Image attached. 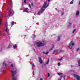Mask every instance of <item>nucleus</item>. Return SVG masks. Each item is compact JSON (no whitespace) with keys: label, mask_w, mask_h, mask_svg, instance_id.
Masks as SVG:
<instances>
[{"label":"nucleus","mask_w":80,"mask_h":80,"mask_svg":"<svg viewBox=\"0 0 80 80\" xmlns=\"http://www.w3.org/2000/svg\"><path fill=\"white\" fill-rule=\"evenodd\" d=\"M74 76L77 78V80H80V78L77 75V74H74Z\"/></svg>","instance_id":"7"},{"label":"nucleus","mask_w":80,"mask_h":80,"mask_svg":"<svg viewBox=\"0 0 80 80\" xmlns=\"http://www.w3.org/2000/svg\"><path fill=\"white\" fill-rule=\"evenodd\" d=\"M52 47H53L52 48H53V47H54V46L53 45H52Z\"/></svg>","instance_id":"38"},{"label":"nucleus","mask_w":80,"mask_h":80,"mask_svg":"<svg viewBox=\"0 0 80 80\" xmlns=\"http://www.w3.org/2000/svg\"><path fill=\"white\" fill-rule=\"evenodd\" d=\"M28 10V8H26L24 9V10L26 12H27V13H28V10Z\"/></svg>","instance_id":"11"},{"label":"nucleus","mask_w":80,"mask_h":80,"mask_svg":"<svg viewBox=\"0 0 80 80\" xmlns=\"http://www.w3.org/2000/svg\"><path fill=\"white\" fill-rule=\"evenodd\" d=\"M72 1H71L70 2V4H73V0H72Z\"/></svg>","instance_id":"16"},{"label":"nucleus","mask_w":80,"mask_h":80,"mask_svg":"<svg viewBox=\"0 0 80 80\" xmlns=\"http://www.w3.org/2000/svg\"><path fill=\"white\" fill-rule=\"evenodd\" d=\"M45 43L43 44L41 42H39L36 43V45L38 47H42V46L45 45Z\"/></svg>","instance_id":"4"},{"label":"nucleus","mask_w":80,"mask_h":80,"mask_svg":"<svg viewBox=\"0 0 80 80\" xmlns=\"http://www.w3.org/2000/svg\"><path fill=\"white\" fill-rule=\"evenodd\" d=\"M24 2L25 3H27V0H24Z\"/></svg>","instance_id":"19"},{"label":"nucleus","mask_w":80,"mask_h":80,"mask_svg":"<svg viewBox=\"0 0 80 80\" xmlns=\"http://www.w3.org/2000/svg\"><path fill=\"white\" fill-rule=\"evenodd\" d=\"M75 31H76V29H74V30L73 31L72 33H73L75 32Z\"/></svg>","instance_id":"21"},{"label":"nucleus","mask_w":80,"mask_h":80,"mask_svg":"<svg viewBox=\"0 0 80 80\" xmlns=\"http://www.w3.org/2000/svg\"><path fill=\"white\" fill-rule=\"evenodd\" d=\"M58 75H61V77L59 78H58V80H61V79H62V77H63V73H58Z\"/></svg>","instance_id":"5"},{"label":"nucleus","mask_w":80,"mask_h":80,"mask_svg":"<svg viewBox=\"0 0 80 80\" xmlns=\"http://www.w3.org/2000/svg\"><path fill=\"white\" fill-rule=\"evenodd\" d=\"M62 59V58L60 59H58V60H61Z\"/></svg>","instance_id":"24"},{"label":"nucleus","mask_w":80,"mask_h":80,"mask_svg":"<svg viewBox=\"0 0 80 80\" xmlns=\"http://www.w3.org/2000/svg\"><path fill=\"white\" fill-rule=\"evenodd\" d=\"M0 35H2V34H1V33H0Z\"/></svg>","instance_id":"39"},{"label":"nucleus","mask_w":80,"mask_h":80,"mask_svg":"<svg viewBox=\"0 0 80 80\" xmlns=\"http://www.w3.org/2000/svg\"><path fill=\"white\" fill-rule=\"evenodd\" d=\"M78 65L79 66H80V60L79 61H78Z\"/></svg>","instance_id":"13"},{"label":"nucleus","mask_w":80,"mask_h":80,"mask_svg":"<svg viewBox=\"0 0 80 80\" xmlns=\"http://www.w3.org/2000/svg\"><path fill=\"white\" fill-rule=\"evenodd\" d=\"M11 24L12 25H14V22H11Z\"/></svg>","instance_id":"14"},{"label":"nucleus","mask_w":80,"mask_h":80,"mask_svg":"<svg viewBox=\"0 0 80 80\" xmlns=\"http://www.w3.org/2000/svg\"><path fill=\"white\" fill-rule=\"evenodd\" d=\"M72 45H74V44L73 43V41H71L69 44V48H70V49L72 48V47H71Z\"/></svg>","instance_id":"6"},{"label":"nucleus","mask_w":80,"mask_h":80,"mask_svg":"<svg viewBox=\"0 0 80 80\" xmlns=\"http://www.w3.org/2000/svg\"><path fill=\"white\" fill-rule=\"evenodd\" d=\"M1 23H2V21L0 20V25H1Z\"/></svg>","instance_id":"28"},{"label":"nucleus","mask_w":80,"mask_h":80,"mask_svg":"<svg viewBox=\"0 0 80 80\" xmlns=\"http://www.w3.org/2000/svg\"><path fill=\"white\" fill-rule=\"evenodd\" d=\"M16 47H17V46L16 45H14L13 48H16Z\"/></svg>","instance_id":"12"},{"label":"nucleus","mask_w":80,"mask_h":80,"mask_svg":"<svg viewBox=\"0 0 80 80\" xmlns=\"http://www.w3.org/2000/svg\"><path fill=\"white\" fill-rule=\"evenodd\" d=\"M32 66H33V67H35V65H34V64L32 63Z\"/></svg>","instance_id":"20"},{"label":"nucleus","mask_w":80,"mask_h":80,"mask_svg":"<svg viewBox=\"0 0 80 80\" xmlns=\"http://www.w3.org/2000/svg\"><path fill=\"white\" fill-rule=\"evenodd\" d=\"M3 65H5V66H7V64H6L5 63V62H3Z\"/></svg>","instance_id":"18"},{"label":"nucleus","mask_w":80,"mask_h":80,"mask_svg":"<svg viewBox=\"0 0 80 80\" xmlns=\"http://www.w3.org/2000/svg\"><path fill=\"white\" fill-rule=\"evenodd\" d=\"M57 52V50H54V53H55V52Z\"/></svg>","instance_id":"23"},{"label":"nucleus","mask_w":80,"mask_h":80,"mask_svg":"<svg viewBox=\"0 0 80 80\" xmlns=\"http://www.w3.org/2000/svg\"><path fill=\"white\" fill-rule=\"evenodd\" d=\"M13 64H11V67H13Z\"/></svg>","instance_id":"25"},{"label":"nucleus","mask_w":80,"mask_h":80,"mask_svg":"<svg viewBox=\"0 0 80 80\" xmlns=\"http://www.w3.org/2000/svg\"><path fill=\"white\" fill-rule=\"evenodd\" d=\"M46 5H47V2L46 1L44 2V4L41 8V10L38 11V15H41V14L43 13V12L44 10H45V8H47V7L48 6V5H47V6Z\"/></svg>","instance_id":"2"},{"label":"nucleus","mask_w":80,"mask_h":80,"mask_svg":"<svg viewBox=\"0 0 80 80\" xmlns=\"http://www.w3.org/2000/svg\"><path fill=\"white\" fill-rule=\"evenodd\" d=\"M69 25H72V24L70 23H69Z\"/></svg>","instance_id":"34"},{"label":"nucleus","mask_w":80,"mask_h":80,"mask_svg":"<svg viewBox=\"0 0 80 80\" xmlns=\"http://www.w3.org/2000/svg\"><path fill=\"white\" fill-rule=\"evenodd\" d=\"M64 14V12H62V15H63Z\"/></svg>","instance_id":"35"},{"label":"nucleus","mask_w":80,"mask_h":80,"mask_svg":"<svg viewBox=\"0 0 80 80\" xmlns=\"http://www.w3.org/2000/svg\"><path fill=\"white\" fill-rule=\"evenodd\" d=\"M5 27H8V23L7 22H6L5 23Z\"/></svg>","instance_id":"10"},{"label":"nucleus","mask_w":80,"mask_h":80,"mask_svg":"<svg viewBox=\"0 0 80 80\" xmlns=\"http://www.w3.org/2000/svg\"><path fill=\"white\" fill-rule=\"evenodd\" d=\"M31 5H32V6H33V2L31 3Z\"/></svg>","instance_id":"33"},{"label":"nucleus","mask_w":80,"mask_h":80,"mask_svg":"<svg viewBox=\"0 0 80 80\" xmlns=\"http://www.w3.org/2000/svg\"><path fill=\"white\" fill-rule=\"evenodd\" d=\"M9 3L10 5L8 7V16H9L10 17H12V15H13V14H14V11L13 10V3H12V0L10 1Z\"/></svg>","instance_id":"1"},{"label":"nucleus","mask_w":80,"mask_h":80,"mask_svg":"<svg viewBox=\"0 0 80 80\" xmlns=\"http://www.w3.org/2000/svg\"><path fill=\"white\" fill-rule=\"evenodd\" d=\"M39 60L40 63H42L43 61H42V59H41L40 57H39Z\"/></svg>","instance_id":"8"},{"label":"nucleus","mask_w":80,"mask_h":80,"mask_svg":"<svg viewBox=\"0 0 80 80\" xmlns=\"http://www.w3.org/2000/svg\"><path fill=\"white\" fill-rule=\"evenodd\" d=\"M0 32H1V31H0Z\"/></svg>","instance_id":"41"},{"label":"nucleus","mask_w":80,"mask_h":80,"mask_svg":"<svg viewBox=\"0 0 80 80\" xmlns=\"http://www.w3.org/2000/svg\"><path fill=\"white\" fill-rule=\"evenodd\" d=\"M58 41H59L60 40V38H58Z\"/></svg>","instance_id":"31"},{"label":"nucleus","mask_w":80,"mask_h":80,"mask_svg":"<svg viewBox=\"0 0 80 80\" xmlns=\"http://www.w3.org/2000/svg\"><path fill=\"white\" fill-rule=\"evenodd\" d=\"M48 52H46L45 53V54H48Z\"/></svg>","instance_id":"29"},{"label":"nucleus","mask_w":80,"mask_h":80,"mask_svg":"<svg viewBox=\"0 0 80 80\" xmlns=\"http://www.w3.org/2000/svg\"><path fill=\"white\" fill-rule=\"evenodd\" d=\"M11 45H9V46H8V48H9V47H11Z\"/></svg>","instance_id":"32"},{"label":"nucleus","mask_w":80,"mask_h":80,"mask_svg":"<svg viewBox=\"0 0 80 80\" xmlns=\"http://www.w3.org/2000/svg\"><path fill=\"white\" fill-rule=\"evenodd\" d=\"M79 15V12L78 11H77L76 13V15L77 16V15Z\"/></svg>","instance_id":"9"},{"label":"nucleus","mask_w":80,"mask_h":80,"mask_svg":"<svg viewBox=\"0 0 80 80\" xmlns=\"http://www.w3.org/2000/svg\"><path fill=\"white\" fill-rule=\"evenodd\" d=\"M52 48H52L51 49V50H52Z\"/></svg>","instance_id":"40"},{"label":"nucleus","mask_w":80,"mask_h":80,"mask_svg":"<svg viewBox=\"0 0 80 80\" xmlns=\"http://www.w3.org/2000/svg\"><path fill=\"white\" fill-rule=\"evenodd\" d=\"M50 0H48V2H50Z\"/></svg>","instance_id":"37"},{"label":"nucleus","mask_w":80,"mask_h":80,"mask_svg":"<svg viewBox=\"0 0 80 80\" xmlns=\"http://www.w3.org/2000/svg\"><path fill=\"white\" fill-rule=\"evenodd\" d=\"M48 77H50V74L49 73H48Z\"/></svg>","instance_id":"30"},{"label":"nucleus","mask_w":80,"mask_h":80,"mask_svg":"<svg viewBox=\"0 0 80 80\" xmlns=\"http://www.w3.org/2000/svg\"><path fill=\"white\" fill-rule=\"evenodd\" d=\"M6 29H5V31L7 32L8 31V27H6Z\"/></svg>","instance_id":"15"},{"label":"nucleus","mask_w":80,"mask_h":80,"mask_svg":"<svg viewBox=\"0 0 80 80\" xmlns=\"http://www.w3.org/2000/svg\"><path fill=\"white\" fill-rule=\"evenodd\" d=\"M48 63H49V59H48V61L46 62V64H47V65L48 64Z\"/></svg>","instance_id":"17"},{"label":"nucleus","mask_w":80,"mask_h":80,"mask_svg":"<svg viewBox=\"0 0 80 80\" xmlns=\"http://www.w3.org/2000/svg\"><path fill=\"white\" fill-rule=\"evenodd\" d=\"M16 71H17V70H16V69H15V71H11V72L12 74V80H17V78H15V77H14V76H15V74H16V73H17V72Z\"/></svg>","instance_id":"3"},{"label":"nucleus","mask_w":80,"mask_h":80,"mask_svg":"<svg viewBox=\"0 0 80 80\" xmlns=\"http://www.w3.org/2000/svg\"><path fill=\"white\" fill-rule=\"evenodd\" d=\"M29 7L30 8H31V5L29 4Z\"/></svg>","instance_id":"22"},{"label":"nucleus","mask_w":80,"mask_h":80,"mask_svg":"<svg viewBox=\"0 0 80 80\" xmlns=\"http://www.w3.org/2000/svg\"><path fill=\"white\" fill-rule=\"evenodd\" d=\"M79 50V48H78L77 50V52H78Z\"/></svg>","instance_id":"26"},{"label":"nucleus","mask_w":80,"mask_h":80,"mask_svg":"<svg viewBox=\"0 0 80 80\" xmlns=\"http://www.w3.org/2000/svg\"><path fill=\"white\" fill-rule=\"evenodd\" d=\"M40 80H43V79H42V78H41L40 79Z\"/></svg>","instance_id":"36"},{"label":"nucleus","mask_w":80,"mask_h":80,"mask_svg":"<svg viewBox=\"0 0 80 80\" xmlns=\"http://www.w3.org/2000/svg\"><path fill=\"white\" fill-rule=\"evenodd\" d=\"M58 66H60V63H58Z\"/></svg>","instance_id":"27"}]
</instances>
